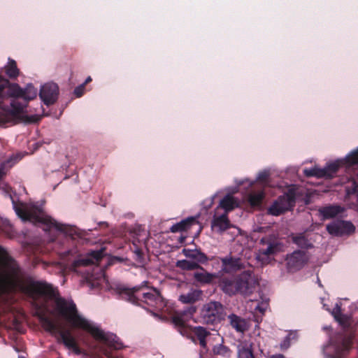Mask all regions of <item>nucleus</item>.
<instances>
[{"instance_id":"45","label":"nucleus","mask_w":358,"mask_h":358,"mask_svg":"<svg viewBox=\"0 0 358 358\" xmlns=\"http://www.w3.org/2000/svg\"><path fill=\"white\" fill-rule=\"evenodd\" d=\"M19 358H23V357H19Z\"/></svg>"},{"instance_id":"21","label":"nucleus","mask_w":358,"mask_h":358,"mask_svg":"<svg viewBox=\"0 0 358 358\" xmlns=\"http://www.w3.org/2000/svg\"><path fill=\"white\" fill-rule=\"evenodd\" d=\"M238 358H255L252 352V345L242 343L238 347Z\"/></svg>"},{"instance_id":"22","label":"nucleus","mask_w":358,"mask_h":358,"mask_svg":"<svg viewBox=\"0 0 358 358\" xmlns=\"http://www.w3.org/2000/svg\"><path fill=\"white\" fill-rule=\"evenodd\" d=\"M93 259L89 258H82L74 262V266H87L91 264H94V261H97L101 257V252L99 251H94L91 253Z\"/></svg>"},{"instance_id":"31","label":"nucleus","mask_w":358,"mask_h":358,"mask_svg":"<svg viewBox=\"0 0 358 358\" xmlns=\"http://www.w3.org/2000/svg\"><path fill=\"white\" fill-rule=\"evenodd\" d=\"M213 350L214 353L217 355H220L222 356L229 355V349L227 347L222 345V344H219L217 345L214 346Z\"/></svg>"},{"instance_id":"43","label":"nucleus","mask_w":358,"mask_h":358,"mask_svg":"<svg viewBox=\"0 0 358 358\" xmlns=\"http://www.w3.org/2000/svg\"><path fill=\"white\" fill-rule=\"evenodd\" d=\"M354 191L358 192V185H356L354 188Z\"/></svg>"},{"instance_id":"17","label":"nucleus","mask_w":358,"mask_h":358,"mask_svg":"<svg viewBox=\"0 0 358 358\" xmlns=\"http://www.w3.org/2000/svg\"><path fill=\"white\" fill-rule=\"evenodd\" d=\"M343 211V209L338 206H330L320 208L319 212L323 219H331L338 215Z\"/></svg>"},{"instance_id":"24","label":"nucleus","mask_w":358,"mask_h":358,"mask_svg":"<svg viewBox=\"0 0 358 358\" xmlns=\"http://www.w3.org/2000/svg\"><path fill=\"white\" fill-rule=\"evenodd\" d=\"M182 253L185 257L192 259H196L199 262H203L206 259V256L196 250H193L189 249H183Z\"/></svg>"},{"instance_id":"28","label":"nucleus","mask_w":358,"mask_h":358,"mask_svg":"<svg viewBox=\"0 0 358 358\" xmlns=\"http://www.w3.org/2000/svg\"><path fill=\"white\" fill-rule=\"evenodd\" d=\"M6 73L10 78H15L18 76L19 71L16 66L15 61H10L6 69Z\"/></svg>"},{"instance_id":"4","label":"nucleus","mask_w":358,"mask_h":358,"mask_svg":"<svg viewBox=\"0 0 358 358\" xmlns=\"http://www.w3.org/2000/svg\"><path fill=\"white\" fill-rule=\"evenodd\" d=\"M15 211L23 220H28L34 223L41 222L50 227H55L59 230L62 229L55 220L46 215L41 208L33 205H22L20 207L15 208Z\"/></svg>"},{"instance_id":"19","label":"nucleus","mask_w":358,"mask_h":358,"mask_svg":"<svg viewBox=\"0 0 358 358\" xmlns=\"http://www.w3.org/2000/svg\"><path fill=\"white\" fill-rule=\"evenodd\" d=\"M197 224V221L195 217H189L179 223L174 224L171 227V231L172 232H177L188 229L191 226Z\"/></svg>"},{"instance_id":"10","label":"nucleus","mask_w":358,"mask_h":358,"mask_svg":"<svg viewBox=\"0 0 358 358\" xmlns=\"http://www.w3.org/2000/svg\"><path fill=\"white\" fill-rule=\"evenodd\" d=\"M58 87L55 83H47L42 86L39 96L47 105L53 103L57 99Z\"/></svg>"},{"instance_id":"37","label":"nucleus","mask_w":358,"mask_h":358,"mask_svg":"<svg viewBox=\"0 0 358 358\" xmlns=\"http://www.w3.org/2000/svg\"><path fill=\"white\" fill-rule=\"evenodd\" d=\"M268 176H269V173L268 171H263L259 173L257 180L259 181H265L267 179Z\"/></svg>"},{"instance_id":"6","label":"nucleus","mask_w":358,"mask_h":358,"mask_svg":"<svg viewBox=\"0 0 358 358\" xmlns=\"http://www.w3.org/2000/svg\"><path fill=\"white\" fill-rule=\"evenodd\" d=\"M243 278H245L246 285H241V280L237 281L236 279L234 281L224 279L221 281L220 286L225 293L230 295L235 294L237 292L244 294H248L252 292L255 286L256 280L250 273H245Z\"/></svg>"},{"instance_id":"8","label":"nucleus","mask_w":358,"mask_h":358,"mask_svg":"<svg viewBox=\"0 0 358 358\" xmlns=\"http://www.w3.org/2000/svg\"><path fill=\"white\" fill-rule=\"evenodd\" d=\"M222 311L223 308L220 303L211 301L203 306V317L207 322L214 323L220 320Z\"/></svg>"},{"instance_id":"14","label":"nucleus","mask_w":358,"mask_h":358,"mask_svg":"<svg viewBox=\"0 0 358 358\" xmlns=\"http://www.w3.org/2000/svg\"><path fill=\"white\" fill-rule=\"evenodd\" d=\"M195 280L201 284H208L212 282L215 278H217V275L210 273L205 271L202 268H199L193 274Z\"/></svg>"},{"instance_id":"32","label":"nucleus","mask_w":358,"mask_h":358,"mask_svg":"<svg viewBox=\"0 0 358 358\" xmlns=\"http://www.w3.org/2000/svg\"><path fill=\"white\" fill-rule=\"evenodd\" d=\"M263 196L264 194L262 192L252 194L250 196L249 201L252 206H257L261 202Z\"/></svg>"},{"instance_id":"5","label":"nucleus","mask_w":358,"mask_h":358,"mask_svg":"<svg viewBox=\"0 0 358 358\" xmlns=\"http://www.w3.org/2000/svg\"><path fill=\"white\" fill-rule=\"evenodd\" d=\"M38 317L43 328L51 333H59L63 343L69 349L76 348V341L69 330L63 328L56 322L48 318L42 310H38Z\"/></svg>"},{"instance_id":"38","label":"nucleus","mask_w":358,"mask_h":358,"mask_svg":"<svg viewBox=\"0 0 358 358\" xmlns=\"http://www.w3.org/2000/svg\"><path fill=\"white\" fill-rule=\"evenodd\" d=\"M339 314H340V308L336 306V308L334 310L333 315H334L335 319L341 323L343 321H342L341 318H340Z\"/></svg>"},{"instance_id":"12","label":"nucleus","mask_w":358,"mask_h":358,"mask_svg":"<svg viewBox=\"0 0 358 358\" xmlns=\"http://www.w3.org/2000/svg\"><path fill=\"white\" fill-rule=\"evenodd\" d=\"M278 250V246L274 244H269L266 248H262L257 256V259L262 264H266L270 262L271 256L276 252Z\"/></svg>"},{"instance_id":"23","label":"nucleus","mask_w":358,"mask_h":358,"mask_svg":"<svg viewBox=\"0 0 358 358\" xmlns=\"http://www.w3.org/2000/svg\"><path fill=\"white\" fill-rule=\"evenodd\" d=\"M145 302L151 306H155L161 301V296L159 293L154 290L151 292L143 293Z\"/></svg>"},{"instance_id":"2","label":"nucleus","mask_w":358,"mask_h":358,"mask_svg":"<svg viewBox=\"0 0 358 358\" xmlns=\"http://www.w3.org/2000/svg\"><path fill=\"white\" fill-rule=\"evenodd\" d=\"M37 90L32 85H27L24 89H22L16 84H8V81L0 77V99H4L6 96L15 98L10 102L11 108L9 114L15 121L24 123H33L39 120L38 115L29 116L27 114V103H19L17 99L22 98L25 101L34 99L36 97Z\"/></svg>"},{"instance_id":"41","label":"nucleus","mask_w":358,"mask_h":358,"mask_svg":"<svg viewBox=\"0 0 358 358\" xmlns=\"http://www.w3.org/2000/svg\"><path fill=\"white\" fill-rule=\"evenodd\" d=\"M91 80H92L91 77H90V76H89V77H87V79L85 80V82L84 83H85V85L86 83H87L90 82Z\"/></svg>"},{"instance_id":"1","label":"nucleus","mask_w":358,"mask_h":358,"mask_svg":"<svg viewBox=\"0 0 358 358\" xmlns=\"http://www.w3.org/2000/svg\"><path fill=\"white\" fill-rule=\"evenodd\" d=\"M34 289L39 294L53 297L55 308L53 310H48L50 314L64 319L73 328L87 331L96 340L104 341L115 348H119L118 345L115 343V336L105 334L98 326L80 315L76 304L71 301H66L57 296L50 285L43 282H37L34 285Z\"/></svg>"},{"instance_id":"27","label":"nucleus","mask_w":358,"mask_h":358,"mask_svg":"<svg viewBox=\"0 0 358 358\" xmlns=\"http://www.w3.org/2000/svg\"><path fill=\"white\" fill-rule=\"evenodd\" d=\"M195 334L199 338L200 345L205 348L206 345L205 338L208 335L207 331L203 327H199L195 329Z\"/></svg>"},{"instance_id":"39","label":"nucleus","mask_w":358,"mask_h":358,"mask_svg":"<svg viewBox=\"0 0 358 358\" xmlns=\"http://www.w3.org/2000/svg\"><path fill=\"white\" fill-rule=\"evenodd\" d=\"M245 273H250L251 275L252 273L250 272V271H245V272H243V273H241L237 278H236V280L237 281H241V285H246V283H245V278H243V275Z\"/></svg>"},{"instance_id":"7","label":"nucleus","mask_w":358,"mask_h":358,"mask_svg":"<svg viewBox=\"0 0 358 358\" xmlns=\"http://www.w3.org/2000/svg\"><path fill=\"white\" fill-rule=\"evenodd\" d=\"M294 203V199L292 193L285 194L269 208L268 213L272 215H279L292 208Z\"/></svg>"},{"instance_id":"9","label":"nucleus","mask_w":358,"mask_h":358,"mask_svg":"<svg viewBox=\"0 0 358 358\" xmlns=\"http://www.w3.org/2000/svg\"><path fill=\"white\" fill-rule=\"evenodd\" d=\"M327 230L331 235L338 236L354 232L355 227L351 222L338 220L327 224Z\"/></svg>"},{"instance_id":"36","label":"nucleus","mask_w":358,"mask_h":358,"mask_svg":"<svg viewBox=\"0 0 358 358\" xmlns=\"http://www.w3.org/2000/svg\"><path fill=\"white\" fill-rule=\"evenodd\" d=\"M85 83L80 85V86L77 87L75 90L74 93L78 96L80 97L83 95L84 90H85Z\"/></svg>"},{"instance_id":"3","label":"nucleus","mask_w":358,"mask_h":358,"mask_svg":"<svg viewBox=\"0 0 358 358\" xmlns=\"http://www.w3.org/2000/svg\"><path fill=\"white\" fill-rule=\"evenodd\" d=\"M20 285V275L16 262L7 255L0 252V292Z\"/></svg>"},{"instance_id":"34","label":"nucleus","mask_w":358,"mask_h":358,"mask_svg":"<svg viewBox=\"0 0 358 358\" xmlns=\"http://www.w3.org/2000/svg\"><path fill=\"white\" fill-rule=\"evenodd\" d=\"M295 338V334L294 333H289L286 338H285L284 341L280 344V347L282 349H286L289 346V341L291 339H294Z\"/></svg>"},{"instance_id":"44","label":"nucleus","mask_w":358,"mask_h":358,"mask_svg":"<svg viewBox=\"0 0 358 358\" xmlns=\"http://www.w3.org/2000/svg\"><path fill=\"white\" fill-rule=\"evenodd\" d=\"M0 121H1V122H3V121H6V120H4L3 118H2V117H0Z\"/></svg>"},{"instance_id":"33","label":"nucleus","mask_w":358,"mask_h":358,"mask_svg":"<svg viewBox=\"0 0 358 358\" xmlns=\"http://www.w3.org/2000/svg\"><path fill=\"white\" fill-rule=\"evenodd\" d=\"M346 163L349 165L358 164V149L349 154L345 158Z\"/></svg>"},{"instance_id":"15","label":"nucleus","mask_w":358,"mask_h":358,"mask_svg":"<svg viewBox=\"0 0 358 358\" xmlns=\"http://www.w3.org/2000/svg\"><path fill=\"white\" fill-rule=\"evenodd\" d=\"M228 319L231 327L238 332L243 333L249 327V324L245 320L242 319L234 314L229 315Z\"/></svg>"},{"instance_id":"35","label":"nucleus","mask_w":358,"mask_h":358,"mask_svg":"<svg viewBox=\"0 0 358 358\" xmlns=\"http://www.w3.org/2000/svg\"><path fill=\"white\" fill-rule=\"evenodd\" d=\"M173 322L177 326H182L185 324V320L182 315H177L173 317Z\"/></svg>"},{"instance_id":"30","label":"nucleus","mask_w":358,"mask_h":358,"mask_svg":"<svg viewBox=\"0 0 358 358\" xmlns=\"http://www.w3.org/2000/svg\"><path fill=\"white\" fill-rule=\"evenodd\" d=\"M293 241L301 248H308L310 245L308 240L302 235L294 236Z\"/></svg>"},{"instance_id":"26","label":"nucleus","mask_w":358,"mask_h":358,"mask_svg":"<svg viewBox=\"0 0 358 358\" xmlns=\"http://www.w3.org/2000/svg\"><path fill=\"white\" fill-rule=\"evenodd\" d=\"M176 266L183 270H194L199 268V264L189 260H180L176 262Z\"/></svg>"},{"instance_id":"11","label":"nucleus","mask_w":358,"mask_h":358,"mask_svg":"<svg viewBox=\"0 0 358 358\" xmlns=\"http://www.w3.org/2000/svg\"><path fill=\"white\" fill-rule=\"evenodd\" d=\"M308 261V257L301 251L294 252L287 257V266L289 269L297 270L301 268Z\"/></svg>"},{"instance_id":"13","label":"nucleus","mask_w":358,"mask_h":358,"mask_svg":"<svg viewBox=\"0 0 358 358\" xmlns=\"http://www.w3.org/2000/svg\"><path fill=\"white\" fill-rule=\"evenodd\" d=\"M222 271L223 273H231L241 269L243 266L238 259L226 257L222 259Z\"/></svg>"},{"instance_id":"25","label":"nucleus","mask_w":358,"mask_h":358,"mask_svg":"<svg viewBox=\"0 0 358 358\" xmlns=\"http://www.w3.org/2000/svg\"><path fill=\"white\" fill-rule=\"evenodd\" d=\"M303 173L307 176H315L317 178L324 177L326 175L330 174L327 173V170H322V169H319L317 166L310 169H304Z\"/></svg>"},{"instance_id":"18","label":"nucleus","mask_w":358,"mask_h":358,"mask_svg":"<svg viewBox=\"0 0 358 358\" xmlns=\"http://www.w3.org/2000/svg\"><path fill=\"white\" fill-rule=\"evenodd\" d=\"M229 226V221L226 213L220 217H215L212 224V227L218 231H224L228 229Z\"/></svg>"},{"instance_id":"20","label":"nucleus","mask_w":358,"mask_h":358,"mask_svg":"<svg viewBox=\"0 0 358 358\" xmlns=\"http://www.w3.org/2000/svg\"><path fill=\"white\" fill-rule=\"evenodd\" d=\"M238 206V201L234 199V197L230 195H227L225 197H224L220 201L219 204V207L223 208L226 213L230 210H232Z\"/></svg>"},{"instance_id":"42","label":"nucleus","mask_w":358,"mask_h":358,"mask_svg":"<svg viewBox=\"0 0 358 358\" xmlns=\"http://www.w3.org/2000/svg\"><path fill=\"white\" fill-rule=\"evenodd\" d=\"M4 174H5V172H4L2 169H1V170H0V178H1V176H3Z\"/></svg>"},{"instance_id":"29","label":"nucleus","mask_w":358,"mask_h":358,"mask_svg":"<svg viewBox=\"0 0 358 358\" xmlns=\"http://www.w3.org/2000/svg\"><path fill=\"white\" fill-rule=\"evenodd\" d=\"M341 162L337 161L333 163L328 164L324 169L322 170H327V173H330L329 175H326L324 177L330 178L333 176L334 173L337 171L338 168L340 166Z\"/></svg>"},{"instance_id":"40","label":"nucleus","mask_w":358,"mask_h":358,"mask_svg":"<svg viewBox=\"0 0 358 358\" xmlns=\"http://www.w3.org/2000/svg\"><path fill=\"white\" fill-rule=\"evenodd\" d=\"M271 358H284V357L281 355H277L272 356Z\"/></svg>"},{"instance_id":"16","label":"nucleus","mask_w":358,"mask_h":358,"mask_svg":"<svg viewBox=\"0 0 358 358\" xmlns=\"http://www.w3.org/2000/svg\"><path fill=\"white\" fill-rule=\"evenodd\" d=\"M202 292L199 289H192L187 294H181L179 300L183 303H194L201 299Z\"/></svg>"}]
</instances>
